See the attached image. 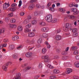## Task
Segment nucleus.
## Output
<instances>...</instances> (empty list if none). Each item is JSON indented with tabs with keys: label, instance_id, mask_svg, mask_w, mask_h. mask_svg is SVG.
Listing matches in <instances>:
<instances>
[{
	"label": "nucleus",
	"instance_id": "nucleus-26",
	"mask_svg": "<svg viewBox=\"0 0 79 79\" xmlns=\"http://www.w3.org/2000/svg\"><path fill=\"white\" fill-rule=\"evenodd\" d=\"M52 23H56L57 22V19H56L54 18L53 19L52 21H51Z\"/></svg>",
	"mask_w": 79,
	"mask_h": 79
},
{
	"label": "nucleus",
	"instance_id": "nucleus-49",
	"mask_svg": "<svg viewBox=\"0 0 79 79\" xmlns=\"http://www.w3.org/2000/svg\"><path fill=\"white\" fill-rule=\"evenodd\" d=\"M16 6H17V4L15 3L11 5V6H12V7Z\"/></svg>",
	"mask_w": 79,
	"mask_h": 79
},
{
	"label": "nucleus",
	"instance_id": "nucleus-52",
	"mask_svg": "<svg viewBox=\"0 0 79 79\" xmlns=\"http://www.w3.org/2000/svg\"><path fill=\"white\" fill-rule=\"evenodd\" d=\"M6 45H7L6 43H5L4 44H2L3 48L5 47H6Z\"/></svg>",
	"mask_w": 79,
	"mask_h": 79
},
{
	"label": "nucleus",
	"instance_id": "nucleus-32",
	"mask_svg": "<svg viewBox=\"0 0 79 79\" xmlns=\"http://www.w3.org/2000/svg\"><path fill=\"white\" fill-rule=\"evenodd\" d=\"M31 27V23L28 24L26 26V27L27 28H29Z\"/></svg>",
	"mask_w": 79,
	"mask_h": 79
},
{
	"label": "nucleus",
	"instance_id": "nucleus-5",
	"mask_svg": "<svg viewBox=\"0 0 79 79\" xmlns=\"http://www.w3.org/2000/svg\"><path fill=\"white\" fill-rule=\"evenodd\" d=\"M9 6H10V4L9 3V2H8L7 3L6 2L3 5V9H4V10H6L7 8L9 7Z\"/></svg>",
	"mask_w": 79,
	"mask_h": 79
},
{
	"label": "nucleus",
	"instance_id": "nucleus-29",
	"mask_svg": "<svg viewBox=\"0 0 79 79\" xmlns=\"http://www.w3.org/2000/svg\"><path fill=\"white\" fill-rule=\"evenodd\" d=\"M48 68H50V69H53V68H54V67L50 64H48Z\"/></svg>",
	"mask_w": 79,
	"mask_h": 79
},
{
	"label": "nucleus",
	"instance_id": "nucleus-39",
	"mask_svg": "<svg viewBox=\"0 0 79 79\" xmlns=\"http://www.w3.org/2000/svg\"><path fill=\"white\" fill-rule=\"evenodd\" d=\"M10 27H16V26L15 25H10Z\"/></svg>",
	"mask_w": 79,
	"mask_h": 79
},
{
	"label": "nucleus",
	"instance_id": "nucleus-16",
	"mask_svg": "<svg viewBox=\"0 0 79 79\" xmlns=\"http://www.w3.org/2000/svg\"><path fill=\"white\" fill-rule=\"evenodd\" d=\"M53 73L56 74H58L60 73V71L57 69H54L53 70Z\"/></svg>",
	"mask_w": 79,
	"mask_h": 79
},
{
	"label": "nucleus",
	"instance_id": "nucleus-24",
	"mask_svg": "<svg viewBox=\"0 0 79 79\" xmlns=\"http://www.w3.org/2000/svg\"><path fill=\"white\" fill-rule=\"evenodd\" d=\"M42 36L43 37H44V38H46V37H48V34L46 33H43L42 35Z\"/></svg>",
	"mask_w": 79,
	"mask_h": 79
},
{
	"label": "nucleus",
	"instance_id": "nucleus-19",
	"mask_svg": "<svg viewBox=\"0 0 79 79\" xmlns=\"http://www.w3.org/2000/svg\"><path fill=\"white\" fill-rule=\"evenodd\" d=\"M16 22V20L15 19H10V22L11 23H15Z\"/></svg>",
	"mask_w": 79,
	"mask_h": 79
},
{
	"label": "nucleus",
	"instance_id": "nucleus-12",
	"mask_svg": "<svg viewBox=\"0 0 79 79\" xmlns=\"http://www.w3.org/2000/svg\"><path fill=\"white\" fill-rule=\"evenodd\" d=\"M72 11L75 13H78L77 10L75 8H73L72 9Z\"/></svg>",
	"mask_w": 79,
	"mask_h": 79
},
{
	"label": "nucleus",
	"instance_id": "nucleus-42",
	"mask_svg": "<svg viewBox=\"0 0 79 79\" xmlns=\"http://www.w3.org/2000/svg\"><path fill=\"white\" fill-rule=\"evenodd\" d=\"M73 79H79V77L76 76H74L73 77Z\"/></svg>",
	"mask_w": 79,
	"mask_h": 79
},
{
	"label": "nucleus",
	"instance_id": "nucleus-48",
	"mask_svg": "<svg viewBox=\"0 0 79 79\" xmlns=\"http://www.w3.org/2000/svg\"><path fill=\"white\" fill-rule=\"evenodd\" d=\"M78 35V33H74L73 34V36L74 37H77Z\"/></svg>",
	"mask_w": 79,
	"mask_h": 79
},
{
	"label": "nucleus",
	"instance_id": "nucleus-62",
	"mask_svg": "<svg viewBox=\"0 0 79 79\" xmlns=\"http://www.w3.org/2000/svg\"><path fill=\"white\" fill-rule=\"evenodd\" d=\"M30 69H31V67H27V68H26L25 69L26 70H28Z\"/></svg>",
	"mask_w": 79,
	"mask_h": 79
},
{
	"label": "nucleus",
	"instance_id": "nucleus-46",
	"mask_svg": "<svg viewBox=\"0 0 79 79\" xmlns=\"http://www.w3.org/2000/svg\"><path fill=\"white\" fill-rule=\"evenodd\" d=\"M75 66L76 68H79V62H77L76 63Z\"/></svg>",
	"mask_w": 79,
	"mask_h": 79
},
{
	"label": "nucleus",
	"instance_id": "nucleus-23",
	"mask_svg": "<svg viewBox=\"0 0 79 79\" xmlns=\"http://www.w3.org/2000/svg\"><path fill=\"white\" fill-rule=\"evenodd\" d=\"M69 58V57L68 56H64L62 57V59L63 60H66L67 59Z\"/></svg>",
	"mask_w": 79,
	"mask_h": 79
},
{
	"label": "nucleus",
	"instance_id": "nucleus-55",
	"mask_svg": "<svg viewBox=\"0 0 79 79\" xmlns=\"http://www.w3.org/2000/svg\"><path fill=\"white\" fill-rule=\"evenodd\" d=\"M23 47V46L22 45H20L19 47L17 48V49L18 50V49H19V48H22Z\"/></svg>",
	"mask_w": 79,
	"mask_h": 79
},
{
	"label": "nucleus",
	"instance_id": "nucleus-50",
	"mask_svg": "<svg viewBox=\"0 0 79 79\" xmlns=\"http://www.w3.org/2000/svg\"><path fill=\"white\" fill-rule=\"evenodd\" d=\"M74 6V4H73V3H70L69 4V6H70V7H73V6Z\"/></svg>",
	"mask_w": 79,
	"mask_h": 79
},
{
	"label": "nucleus",
	"instance_id": "nucleus-35",
	"mask_svg": "<svg viewBox=\"0 0 79 79\" xmlns=\"http://www.w3.org/2000/svg\"><path fill=\"white\" fill-rule=\"evenodd\" d=\"M62 54L63 55H65L67 54V52L65 51H63L62 52Z\"/></svg>",
	"mask_w": 79,
	"mask_h": 79
},
{
	"label": "nucleus",
	"instance_id": "nucleus-17",
	"mask_svg": "<svg viewBox=\"0 0 79 79\" xmlns=\"http://www.w3.org/2000/svg\"><path fill=\"white\" fill-rule=\"evenodd\" d=\"M45 44L47 46V47L48 48H50V45L48 42L46 41L45 42Z\"/></svg>",
	"mask_w": 79,
	"mask_h": 79
},
{
	"label": "nucleus",
	"instance_id": "nucleus-6",
	"mask_svg": "<svg viewBox=\"0 0 79 79\" xmlns=\"http://www.w3.org/2000/svg\"><path fill=\"white\" fill-rule=\"evenodd\" d=\"M48 30L49 29L47 27H43L41 29L42 32H47L48 31Z\"/></svg>",
	"mask_w": 79,
	"mask_h": 79
},
{
	"label": "nucleus",
	"instance_id": "nucleus-58",
	"mask_svg": "<svg viewBox=\"0 0 79 79\" xmlns=\"http://www.w3.org/2000/svg\"><path fill=\"white\" fill-rule=\"evenodd\" d=\"M13 13L9 14L8 15L9 16H10V17H12V16H13Z\"/></svg>",
	"mask_w": 79,
	"mask_h": 79
},
{
	"label": "nucleus",
	"instance_id": "nucleus-7",
	"mask_svg": "<svg viewBox=\"0 0 79 79\" xmlns=\"http://www.w3.org/2000/svg\"><path fill=\"white\" fill-rule=\"evenodd\" d=\"M28 35L29 37H33L35 36V34L34 32H30L28 33Z\"/></svg>",
	"mask_w": 79,
	"mask_h": 79
},
{
	"label": "nucleus",
	"instance_id": "nucleus-14",
	"mask_svg": "<svg viewBox=\"0 0 79 79\" xmlns=\"http://www.w3.org/2000/svg\"><path fill=\"white\" fill-rule=\"evenodd\" d=\"M15 46L14 45H10L9 46V48L10 50H14L15 49Z\"/></svg>",
	"mask_w": 79,
	"mask_h": 79
},
{
	"label": "nucleus",
	"instance_id": "nucleus-51",
	"mask_svg": "<svg viewBox=\"0 0 79 79\" xmlns=\"http://www.w3.org/2000/svg\"><path fill=\"white\" fill-rule=\"evenodd\" d=\"M24 12H22L20 13V16H24Z\"/></svg>",
	"mask_w": 79,
	"mask_h": 79
},
{
	"label": "nucleus",
	"instance_id": "nucleus-11",
	"mask_svg": "<svg viewBox=\"0 0 79 79\" xmlns=\"http://www.w3.org/2000/svg\"><path fill=\"white\" fill-rule=\"evenodd\" d=\"M18 39H19V37L17 35L13 36L12 37V40H18Z\"/></svg>",
	"mask_w": 79,
	"mask_h": 79
},
{
	"label": "nucleus",
	"instance_id": "nucleus-30",
	"mask_svg": "<svg viewBox=\"0 0 79 79\" xmlns=\"http://www.w3.org/2000/svg\"><path fill=\"white\" fill-rule=\"evenodd\" d=\"M59 10L61 12H64V11H65V9L62 8H60L59 9Z\"/></svg>",
	"mask_w": 79,
	"mask_h": 79
},
{
	"label": "nucleus",
	"instance_id": "nucleus-20",
	"mask_svg": "<svg viewBox=\"0 0 79 79\" xmlns=\"http://www.w3.org/2000/svg\"><path fill=\"white\" fill-rule=\"evenodd\" d=\"M37 24V20H33L31 22V24L32 25H35Z\"/></svg>",
	"mask_w": 79,
	"mask_h": 79
},
{
	"label": "nucleus",
	"instance_id": "nucleus-18",
	"mask_svg": "<svg viewBox=\"0 0 79 79\" xmlns=\"http://www.w3.org/2000/svg\"><path fill=\"white\" fill-rule=\"evenodd\" d=\"M15 10H16V7H11L9 9V10L11 11H15Z\"/></svg>",
	"mask_w": 79,
	"mask_h": 79
},
{
	"label": "nucleus",
	"instance_id": "nucleus-27",
	"mask_svg": "<svg viewBox=\"0 0 79 79\" xmlns=\"http://www.w3.org/2000/svg\"><path fill=\"white\" fill-rule=\"evenodd\" d=\"M13 57L14 59H16L18 58V55L16 54H15L13 55Z\"/></svg>",
	"mask_w": 79,
	"mask_h": 79
},
{
	"label": "nucleus",
	"instance_id": "nucleus-54",
	"mask_svg": "<svg viewBox=\"0 0 79 79\" xmlns=\"http://www.w3.org/2000/svg\"><path fill=\"white\" fill-rule=\"evenodd\" d=\"M36 6L37 8H40V4H38L36 5Z\"/></svg>",
	"mask_w": 79,
	"mask_h": 79
},
{
	"label": "nucleus",
	"instance_id": "nucleus-47",
	"mask_svg": "<svg viewBox=\"0 0 79 79\" xmlns=\"http://www.w3.org/2000/svg\"><path fill=\"white\" fill-rule=\"evenodd\" d=\"M75 58L77 60H79V55H77L75 56Z\"/></svg>",
	"mask_w": 79,
	"mask_h": 79
},
{
	"label": "nucleus",
	"instance_id": "nucleus-2",
	"mask_svg": "<svg viewBox=\"0 0 79 79\" xmlns=\"http://www.w3.org/2000/svg\"><path fill=\"white\" fill-rule=\"evenodd\" d=\"M42 58L43 60H44V62L46 63H49L50 61V58L48 57V55H45L42 56Z\"/></svg>",
	"mask_w": 79,
	"mask_h": 79
},
{
	"label": "nucleus",
	"instance_id": "nucleus-34",
	"mask_svg": "<svg viewBox=\"0 0 79 79\" xmlns=\"http://www.w3.org/2000/svg\"><path fill=\"white\" fill-rule=\"evenodd\" d=\"M5 32V30L4 29H0V34L2 33H3Z\"/></svg>",
	"mask_w": 79,
	"mask_h": 79
},
{
	"label": "nucleus",
	"instance_id": "nucleus-44",
	"mask_svg": "<svg viewBox=\"0 0 79 79\" xmlns=\"http://www.w3.org/2000/svg\"><path fill=\"white\" fill-rule=\"evenodd\" d=\"M77 28H74L73 29L72 31L73 32H76L77 31Z\"/></svg>",
	"mask_w": 79,
	"mask_h": 79
},
{
	"label": "nucleus",
	"instance_id": "nucleus-28",
	"mask_svg": "<svg viewBox=\"0 0 79 79\" xmlns=\"http://www.w3.org/2000/svg\"><path fill=\"white\" fill-rule=\"evenodd\" d=\"M25 32H29L30 30L27 28H25L24 29Z\"/></svg>",
	"mask_w": 79,
	"mask_h": 79
},
{
	"label": "nucleus",
	"instance_id": "nucleus-21",
	"mask_svg": "<svg viewBox=\"0 0 79 79\" xmlns=\"http://www.w3.org/2000/svg\"><path fill=\"white\" fill-rule=\"evenodd\" d=\"M39 24L41 26H44L45 25V23L44 22H40Z\"/></svg>",
	"mask_w": 79,
	"mask_h": 79
},
{
	"label": "nucleus",
	"instance_id": "nucleus-56",
	"mask_svg": "<svg viewBox=\"0 0 79 79\" xmlns=\"http://www.w3.org/2000/svg\"><path fill=\"white\" fill-rule=\"evenodd\" d=\"M60 32H61V30L60 29H58L56 31V32H57V33H60Z\"/></svg>",
	"mask_w": 79,
	"mask_h": 79
},
{
	"label": "nucleus",
	"instance_id": "nucleus-37",
	"mask_svg": "<svg viewBox=\"0 0 79 79\" xmlns=\"http://www.w3.org/2000/svg\"><path fill=\"white\" fill-rule=\"evenodd\" d=\"M42 68V64L40 63L39 64V68L40 69V68Z\"/></svg>",
	"mask_w": 79,
	"mask_h": 79
},
{
	"label": "nucleus",
	"instance_id": "nucleus-41",
	"mask_svg": "<svg viewBox=\"0 0 79 79\" xmlns=\"http://www.w3.org/2000/svg\"><path fill=\"white\" fill-rule=\"evenodd\" d=\"M37 0H31L30 1V3H34V2H37Z\"/></svg>",
	"mask_w": 79,
	"mask_h": 79
},
{
	"label": "nucleus",
	"instance_id": "nucleus-31",
	"mask_svg": "<svg viewBox=\"0 0 79 79\" xmlns=\"http://www.w3.org/2000/svg\"><path fill=\"white\" fill-rule=\"evenodd\" d=\"M23 29V27L21 26H19L18 27V30L19 31H21Z\"/></svg>",
	"mask_w": 79,
	"mask_h": 79
},
{
	"label": "nucleus",
	"instance_id": "nucleus-1",
	"mask_svg": "<svg viewBox=\"0 0 79 79\" xmlns=\"http://www.w3.org/2000/svg\"><path fill=\"white\" fill-rule=\"evenodd\" d=\"M71 27H72L71 24H70V25H69V23H67L65 24L64 27L63 29L64 31L67 32L68 31H69V30L71 31V30H72Z\"/></svg>",
	"mask_w": 79,
	"mask_h": 79
},
{
	"label": "nucleus",
	"instance_id": "nucleus-3",
	"mask_svg": "<svg viewBox=\"0 0 79 79\" xmlns=\"http://www.w3.org/2000/svg\"><path fill=\"white\" fill-rule=\"evenodd\" d=\"M45 19L48 23L52 22V15L50 14L46 16Z\"/></svg>",
	"mask_w": 79,
	"mask_h": 79
},
{
	"label": "nucleus",
	"instance_id": "nucleus-59",
	"mask_svg": "<svg viewBox=\"0 0 79 79\" xmlns=\"http://www.w3.org/2000/svg\"><path fill=\"white\" fill-rule=\"evenodd\" d=\"M69 47H67V48L66 49H65V52H68V51L69 50Z\"/></svg>",
	"mask_w": 79,
	"mask_h": 79
},
{
	"label": "nucleus",
	"instance_id": "nucleus-38",
	"mask_svg": "<svg viewBox=\"0 0 79 79\" xmlns=\"http://www.w3.org/2000/svg\"><path fill=\"white\" fill-rule=\"evenodd\" d=\"M68 16H69L70 19H74V16L73 15H67Z\"/></svg>",
	"mask_w": 79,
	"mask_h": 79
},
{
	"label": "nucleus",
	"instance_id": "nucleus-53",
	"mask_svg": "<svg viewBox=\"0 0 79 79\" xmlns=\"http://www.w3.org/2000/svg\"><path fill=\"white\" fill-rule=\"evenodd\" d=\"M25 20L26 21L27 24V23H29L30 22V21H29V19H26Z\"/></svg>",
	"mask_w": 79,
	"mask_h": 79
},
{
	"label": "nucleus",
	"instance_id": "nucleus-57",
	"mask_svg": "<svg viewBox=\"0 0 79 79\" xmlns=\"http://www.w3.org/2000/svg\"><path fill=\"white\" fill-rule=\"evenodd\" d=\"M34 15L35 16H37V15H39V13L37 12H35L34 13Z\"/></svg>",
	"mask_w": 79,
	"mask_h": 79
},
{
	"label": "nucleus",
	"instance_id": "nucleus-13",
	"mask_svg": "<svg viewBox=\"0 0 79 79\" xmlns=\"http://www.w3.org/2000/svg\"><path fill=\"white\" fill-rule=\"evenodd\" d=\"M56 39L57 40H60L61 39V36L59 35H57L56 37Z\"/></svg>",
	"mask_w": 79,
	"mask_h": 79
},
{
	"label": "nucleus",
	"instance_id": "nucleus-45",
	"mask_svg": "<svg viewBox=\"0 0 79 79\" xmlns=\"http://www.w3.org/2000/svg\"><path fill=\"white\" fill-rule=\"evenodd\" d=\"M26 42H27V44H30V43L31 42V41H30L29 39H27L26 41Z\"/></svg>",
	"mask_w": 79,
	"mask_h": 79
},
{
	"label": "nucleus",
	"instance_id": "nucleus-63",
	"mask_svg": "<svg viewBox=\"0 0 79 79\" xmlns=\"http://www.w3.org/2000/svg\"><path fill=\"white\" fill-rule=\"evenodd\" d=\"M50 5H51V3H50V2H49L47 5V7H49V6H50Z\"/></svg>",
	"mask_w": 79,
	"mask_h": 79
},
{
	"label": "nucleus",
	"instance_id": "nucleus-60",
	"mask_svg": "<svg viewBox=\"0 0 79 79\" xmlns=\"http://www.w3.org/2000/svg\"><path fill=\"white\" fill-rule=\"evenodd\" d=\"M50 11H54V10H55L54 9V8H51L50 9Z\"/></svg>",
	"mask_w": 79,
	"mask_h": 79
},
{
	"label": "nucleus",
	"instance_id": "nucleus-4",
	"mask_svg": "<svg viewBox=\"0 0 79 79\" xmlns=\"http://www.w3.org/2000/svg\"><path fill=\"white\" fill-rule=\"evenodd\" d=\"M9 63H10V62H8L2 66V68L5 71H7V68H8V66Z\"/></svg>",
	"mask_w": 79,
	"mask_h": 79
},
{
	"label": "nucleus",
	"instance_id": "nucleus-36",
	"mask_svg": "<svg viewBox=\"0 0 79 79\" xmlns=\"http://www.w3.org/2000/svg\"><path fill=\"white\" fill-rule=\"evenodd\" d=\"M72 49L73 50H76L77 49V47L75 46L73 47L72 48Z\"/></svg>",
	"mask_w": 79,
	"mask_h": 79
},
{
	"label": "nucleus",
	"instance_id": "nucleus-64",
	"mask_svg": "<svg viewBox=\"0 0 79 79\" xmlns=\"http://www.w3.org/2000/svg\"><path fill=\"white\" fill-rule=\"evenodd\" d=\"M8 39H5L4 40V42H8Z\"/></svg>",
	"mask_w": 79,
	"mask_h": 79
},
{
	"label": "nucleus",
	"instance_id": "nucleus-15",
	"mask_svg": "<svg viewBox=\"0 0 79 79\" xmlns=\"http://www.w3.org/2000/svg\"><path fill=\"white\" fill-rule=\"evenodd\" d=\"M73 71V70L70 69H67V74H69V73H71V72Z\"/></svg>",
	"mask_w": 79,
	"mask_h": 79
},
{
	"label": "nucleus",
	"instance_id": "nucleus-8",
	"mask_svg": "<svg viewBox=\"0 0 79 79\" xmlns=\"http://www.w3.org/2000/svg\"><path fill=\"white\" fill-rule=\"evenodd\" d=\"M32 54L31 52H27L25 54V56L27 58H30L32 56Z\"/></svg>",
	"mask_w": 79,
	"mask_h": 79
},
{
	"label": "nucleus",
	"instance_id": "nucleus-9",
	"mask_svg": "<svg viewBox=\"0 0 79 79\" xmlns=\"http://www.w3.org/2000/svg\"><path fill=\"white\" fill-rule=\"evenodd\" d=\"M34 4L32 3L30 4L29 7V10H32V9H33V8L34 7Z\"/></svg>",
	"mask_w": 79,
	"mask_h": 79
},
{
	"label": "nucleus",
	"instance_id": "nucleus-40",
	"mask_svg": "<svg viewBox=\"0 0 79 79\" xmlns=\"http://www.w3.org/2000/svg\"><path fill=\"white\" fill-rule=\"evenodd\" d=\"M19 7H20V6H21V5H22V1H21V0H20L19 1Z\"/></svg>",
	"mask_w": 79,
	"mask_h": 79
},
{
	"label": "nucleus",
	"instance_id": "nucleus-43",
	"mask_svg": "<svg viewBox=\"0 0 79 79\" xmlns=\"http://www.w3.org/2000/svg\"><path fill=\"white\" fill-rule=\"evenodd\" d=\"M78 53H79V52L77 51H75L73 52V54L74 55H77Z\"/></svg>",
	"mask_w": 79,
	"mask_h": 79
},
{
	"label": "nucleus",
	"instance_id": "nucleus-25",
	"mask_svg": "<svg viewBox=\"0 0 79 79\" xmlns=\"http://www.w3.org/2000/svg\"><path fill=\"white\" fill-rule=\"evenodd\" d=\"M42 39L40 38L38 40L37 43L39 44H40L41 43H42Z\"/></svg>",
	"mask_w": 79,
	"mask_h": 79
},
{
	"label": "nucleus",
	"instance_id": "nucleus-61",
	"mask_svg": "<svg viewBox=\"0 0 79 79\" xmlns=\"http://www.w3.org/2000/svg\"><path fill=\"white\" fill-rule=\"evenodd\" d=\"M32 17L31 16H27V19H31Z\"/></svg>",
	"mask_w": 79,
	"mask_h": 79
},
{
	"label": "nucleus",
	"instance_id": "nucleus-22",
	"mask_svg": "<svg viewBox=\"0 0 79 79\" xmlns=\"http://www.w3.org/2000/svg\"><path fill=\"white\" fill-rule=\"evenodd\" d=\"M66 66L68 67H71V64L69 62H67L65 64Z\"/></svg>",
	"mask_w": 79,
	"mask_h": 79
},
{
	"label": "nucleus",
	"instance_id": "nucleus-10",
	"mask_svg": "<svg viewBox=\"0 0 79 79\" xmlns=\"http://www.w3.org/2000/svg\"><path fill=\"white\" fill-rule=\"evenodd\" d=\"M21 74L19 73L17 75L16 77L13 78V79H21Z\"/></svg>",
	"mask_w": 79,
	"mask_h": 79
},
{
	"label": "nucleus",
	"instance_id": "nucleus-33",
	"mask_svg": "<svg viewBox=\"0 0 79 79\" xmlns=\"http://www.w3.org/2000/svg\"><path fill=\"white\" fill-rule=\"evenodd\" d=\"M46 51L47 49H46V48H43L42 50V52L43 53H45L46 52Z\"/></svg>",
	"mask_w": 79,
	"mask_h": 79
}]
</instances>
